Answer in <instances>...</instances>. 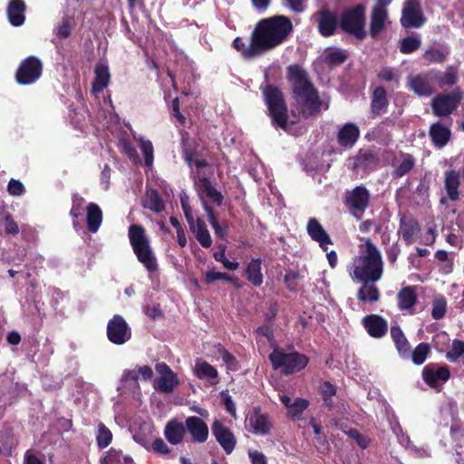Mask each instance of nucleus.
<instances>
[{
	"label": "nucleus",
	"instance_id": "a19ab883",
	"mask_svg": "<svg viewBox=\"0 0 464 464\" xmlns=\"http://www.w3.org/2000/svg\"><path fill=\"white\" fill-rule=\"evenodd\" d=\"M430 77L433 79V82H437L440 86L452 85L456 82V75L452 70L440 73L438 72H430Z\"/></svg>",
	"mask_w": 464,
	"mask_h": 464
},
{
	"label": "nucleus",
	"instance_id": "f704fd0d",
	"mask_svg": "<svg viewBox=\"0 0 464 464\" xmlns=\"http://www.w3.org/2000/svg\"><path fill=\"white\" fill-rule=\"evenodd\" d=\"M246 276L249 282L254 285H260L263 283V275L261 273V261L253 259L246 267Z\"/></svg>",
	"mask_w": 464,
	"mask_h": 464
},
{
	"label": "nucleus",
	"instance_id": "8fccbe9b",
	"mask_svg": "<svg viewBox=\"0 0 464 464\" xmlns=\"http://www.w3.org/2000/svg\"><path fill=\"white\" fill-rule=\"evenodd\" d=\"M218 280H224L226 282L232 283V276L227 273L217 272L215 270H209L205 274L206 284L210 285Z\"/></svg>",
	"mask_w": 464,
	"mask_h": 464
},
{
	"label": "nucleus",
	"instance_id": "603ef678",
	"mask_svg": "<svg viewBox=\"0 0 464 464\" xmlns=\"http://www.w3.org/2000/svg\"><path fill=\"white\" fill-rule=\"evenodd\" d=\"M420 40L417 37H407L401 41V51L404 53L414 52L420 47Z\"/></svg>",
	"mask_w": 464,
	"mask_h": 464
},
{
	"label": "nucleus",
	"instance_id": "bf43d9fd",
	"mask_svg": "<svg viewBox=\"0 0 464 464\" xmlns=\"http://www.w3.org/2000/svg\"><path fill=\"white\" fill-rule=\"evenodd\" d=\"M154 452L160 455H167L170 452L169 448L161 438H157L151 445Z\"/></svg>",
	"mask_w": 464,
	"mask_h": 464
},
{
	"label": "nucleus",
	"instance_id": "6e6552de",
	"mask_svg": "<svg viewBox=\"0 0 464 464\" xmlns=\"http://www.w3.org/2000/svg\"><path fill=\"white\" fill-rule=\"evenodd\" d=\"M108 340L116 345H121L131 338V329L120 314H114L107 324Z\"/></svg>",
	"mask_w": 464,
	"mask_h": 464
},
{
	"label": "nucleus",
	"instance_id": "5701e85b",
	"mask_svg": "<svg viewBox=\"0 0 464 464\" xmlns=\"http://www.w3.org/2000/svg\"><path fill=\"white\" fill-rule=\"evenodd\" d=\"M95 78L92 89L94 92H102L110 83L111 74L109 67L103 63H98L94 69Z\"/></svg>",
	"mask_w": 464,
	"mask_h": 464
},
{
	"label": "nucleus",
	"instance_id": "7c9ffc66",
	"mask_svg": "<svg viewBox=\"0 0 464 464\" xmlns=\"http://www.w3.org/2000/svg\"><path fill=\"white\" fill-rule=\"evenodd\" d=\"M318 23L319 31L324 36L333 34L337 26L335 15L329 12H322Z\"/></svg>",
	"mask_w": 464,
	"mask_h": 464
},
{
	"label": "nucleus",
	"instance_id": "de8ad7c7",
	"mask_svg": "<svg viewBox=\"0 0 464 464\" xmlns=\"http://www.w3.org/2000/svg\"><path fill=\"white\" fill-rule=\"evenodd\" d=\"M140 150L144 157V163L150 167L154 160V149L150 140H141Z\"/></svg>",
	"mask_w": 464,
	"mask_h": 464
},
{
	"label": "nucleus",
	"instance_id": "0e129e2a",
	"mask_svg": "<svg viewBox=\"0 0 464 464\" xmlns=\"http://www.w3.org/2000/svg\"><path fill=\"white\" fill-rule=\"evenodd\" d=\"M6 226L5 232L11 235H17L19 233V227L10 215L5 217Z\"/></svg>",
	"mask_w": 464,
	"mask_h": 464
},
{
	"label": "nucleus",
	"instance_id": "0eeeda50",
	"mask_svg": "<svg viewBox=\"0 0 464 464\" xmlns=\"http://www.w3.org/2000/svg\"><path fill=\"white\" fill-rule=\"evenodd\" d=\"M264 94L274 122L278 127L287 130L286 107L280 91L270 86L265 90Z\"/></svg>",
	"mask_w": 464,
	"mask_h": 464
},
{
	"label": "nucleus",
	"instance_id": "13d9d810",
	"mask_svg": "<svg viewBox=\"0 0 464 464\" xmlns=\"http://www.w3.org/2000/svg\"><path fill=\"white\" fill-rule=\"evenodd\" d=\"M348 436L354 440L362 449H365L369 446L370 440L355 430H349Z\"/></svg>",
	"mask_w": 464,
	"mask_h": 464
},
{
	"label": "nucleus",
	"instance_id": "680f3d73",
	"mask_svg": "<svg viewBox=\"0 0 464 464\" xmlns=\"http://www.w3.org/2000/svg\"><path fill=\"white\" fill-rule=\"evenodd\" d=\"M111 175V169L108 164H105L101 173V184L104 189H109L110 179Z\"/></svg>",
	"mask_w": 464,
	"mask_h": 464
},
{
	"label": "nucleus",
	"instance_id": "4c0bfd02",
	"mask_svg": "<svg viewBox=\"0 0 464 464\" xmlns=\"http://www.w3.org/2000/svg\"><path fill=\"white\" fill-rule=\"evenodd\" d=\"M72 208L70 210V216L73 218L72 224L73 227H76L78 226L77 218L82 217L83 209H84V203L85 199L81 197L78 194H73L72 197Z\"/></svg>",
	"mask_w": 464,
	"mask_h": 464
},
{
	"label": "nucleus",
	"instance_id": "473e14b6",
	"mask_svg": "<svg viewBox=\"0 0 464 464\" xmlns=\"http://www.w3.org/2000/svg\"><path fill=\"white\" fill-rule=\"evenodd\" d=\"M391 335L399 353L403 357L409 356L410 345L401 330L399 327L393 326L391 329Z\"/></svg>",
	"mask_w": 464,
	"mask_h": 464
},
{
	"label": "nucleus",
	"instance_id": "4d7b16f0",
	"mask_svg": "<svg viewBox=\"0 0 464 464\" xmlns=\"http://www.w3.org/2000/svg\"><path fill=\"white\" fill-rule=\"evenodd\" d=\"M180 102L178 97L174 98L171 102L172 116L176 118L179 124L186 123V117L180 112Z\"/></svg>",
	"mask_w": 464,
	"mask_h": 464
},
{
	"label": "nucleus",
	"instance_id": "20e7f679",
	"mask_svg": "<svg viewBox=\"0 0 464 464\" xmlns=\"http://www.w3.org/2000/svg\"><path fill=\"white\" fill-rule=\"evenodd\" d=\"M128 237L138 261L141 263L149 272H156L158 270V263L151 249L150 239L146 235L145 228L141 225H130L128 229Z\"/></svg>",
	"mask_w": 464,
	"mask_h": 464
},
{
	"label": "nucleus",
	"instance_id": "e2e57ef3",
	"mask_svg": "<svg viewBox=\"0 0 464 464\" xmlns=\"http://www.w3.org/2000/svg\"><path fill=\"white\" fill-rule=\"evenodd\" d=\"M251 44H252V40L250 42L249 41L243 42V40L239 37L234 39V48H236L237 50L241 52L245 57H252V56L256 55V54H246L244 53V49H246L248 46L251 45Z\"/></svg>",
	"mask_w": 464,
	"mask_h": 464
},
{
	"label": "nucleus",
	"instance_id": "37998d69",
	"mask_svg": "<svg viewBox=\"0 0 464 464\" xmlns=\"http://www.w3.org/2000/svg\"><path fill=\"white\" fill-rule=\"evenodd\" d=\"M430 351L429 344L424 343H420L411 353L412 362L418 365L422 364L426 361Z\"/></svg>",
	"mask_w": 464,
	"mask_h": 464
},
{
	"label": "nucleus",
	"instance_id": "a18cd8bd",
	"mask_svg": "<svg viewBox=\"0 0 464 464\" xmlns=\"http://www.w3.org/2000/svg\"><path fill=\"white\" fill-rule=\"evenodd\" d=\"M447 308V302L442 295H438L432 302L431 314L434 319H440L444 316Z\"/></svg>",
	"mask_w": 464,
	"mask_h": 464
},
{
	"label": "nucleus",
	"instance_id": "39448f33",
	"mask_svg": "<svg viewBox=\"0 0 464 464\" xmlns=\"http://www.w3.org/2000/svg\"><path fill=\"white\" fill-rule=\"evenodd\" d=\"M270 361L276 369H281L285 374H290L304 369L308 362V359L297 353H283L279 350H274L269 355Z\"/></svg>",
	"mask_w": 464,
	"mask_h": 464
},
{
	"label": "nucleus",
	"instance_id": "338daca9",
	"mask_svg": "<svg viewBox=\"0 0 464 464\" xmlns=\"http://www.w3.org/2000/svg\"><path fill=\"white\" fill-rule=\"evenodd\" d=\"M425 59L430 62L440 63L444 59V54L438 50H430L426 52Z\"/></svg>",
	"mask_w": 464,
	"mask_h": 464
},
{
	"label": "nucleus",
	"instance_id": "f8f14e48",
	"mask_svg": "<svg viewBox=\"0 0 464 464\" xmlns=\"http://www.w3.org/2000/svg\"><path fill=\"white\" fill-rule=\"evenodd\" d=\"M401 23L403 27H420L423 24L424 19L417 0H407L402 9Z\"/></svg>",
	"mask_w": 464,
	"mask_h": 464
},
{
	"label": "nucleus",
	"instance_id": "cd10ccee",
	"mask_svg": "<svg viewBox=\"0 0 464 464\" xmlns=\"http://www.w3.org/2000/svg\"><path fill=\"white\" fill-rule=\"evenodd\" d=\"M387 9L374 7L372 13L371 29L372 36H376L385 26L387 22Z\"/></svg>",
	"mask_w": 464,
	"mask_h": 464
},
{
	"label": "nucleus",
	"instance_id": "69168bd1",
	"mask_svg": "<svg viewBox=\"0 0 464 464\" xmlns=\"http://www.w3.org/2000/svg\"><path fill=\"white\" fill-rule=\"evenodd\" d=\"M196 238L203 247H209L212 244V239L208 229L196 235Z\"/></svg>",
	"mask_w": 464,
	"mask_h": 464
},
{
	"label": "nucleus",
	"instance_id": "c03bdc74",
	"mask_svg": "<svg viewBox=\"0 0 464 464\" xmlns=\"http://www.w3.org/2000/svg\"><path fill=\"white\" fill-rule=\"evenodd\" d=\"M462 355H464V341L454 340L446 353V358L454 362Z\"/></svg>",
	"mask_w": 464,
	"mask_h": 464
},
{
	"label": "nucleus",
	"instance_id": "c85d7f7f",
	"mask_svg": "<svg viewBox=\"0 0 464 464\" xmlns=\"http://www.w3.org/2000/svg\"><path fill=\"white\" fill-rule=\"evenodd\" d=\"M414 166V160L410 154H401L393 163V176L400 178L407 174Z\"/></svg>",
	"mask_w": 464,
	"mask_h": 464
},
{
	"label": "nucleus",
	"instance_id": "9d476101",
	"mask_svg": "<svg viewBox=\"0 0 464 464\" xmlns=\"http://www.w3.org/2000/svg\"><path fill=\"white\" fill-rule=\"evenodd\" d=\"M245 427L254 434L264 436L269 432L272 425L265 413H262L258 408H254L246 414Z\"/></svg>",
	"mask_w": 464,
	"mask_h": 464
},
{
	"label": "nucleus",
	"instance_id": "e433bc0d",
	"mask_svg": "<svg viewBox=\"0 0 464 464\" xmlns=\"http://www.w3.org/2000/svg\"><path fill=\"white\" fill-rule=\"evenodd\" d=\"M387 106L386 92L382 87H377L373 92L372 110L375 114L380 113Z\"/></svg>",
	"mask_w": 464,
	"mask_h": 464
},
{
	"label": "nucleus",
	"instance_id": "4468645a",
	"mask_svg": "<svg viewBox=\"0 0 464 464\" xmlns=\"http://www.w3.org/2000/svg\"><path fill=\"white\" fill-rule=\"evenodd\" d=\"M353 215L359 218L368 206L369 193L365 188L357 187L347 198Z\"/></svg>",
	"mask_w": 464,
	"mask_h": 464
},
{
	"label": "nucleus",
	"instance_id": "2eb2a0df",
	"mask_svg": "<svg viewBox=\"0 0 464 464\" xmlns=\"http://www.w3.org/2000/svg\"><path fill=\"white\" fill-rule=\"evenodd\" d=\"M460 97L456 93L440 95L432 101V109L436 115L445 116L453 111Z\"/></svg>",
	"mask_w": 464,
	"mask_h": 464
},
{
	"label": "nucleus",
	"instance_id": "412c9836",
	"mask_svg": "<svg viewBox=\"0 0 464 464\" xmlns=\"http://www.w3.org/2000/svg\"><path fill=\"white\" fill-rule=\"evenodd\" d=\"M363 323L368 334L375 338L382 336L388 329L387 323L375 314L366 316Z\"/></svg>",
	"mask_w": 464,
	"mask_h": 464
},
{
	"label": "nucleus",
	"instance_id": "4be33fe9",
	"mask_svg": "<svg viewBox=\"0 0 464 464\" xmlns=\"http://www.w3.org/2000/svg\"><path fill=\"white\" fill-rule=\"evenodd\" d=\"M212 432L227 453L232 452V433L219 420H215Z\"/></svg>",
	"mask_w": 464,
	"mask_h": 464
},
{
	"label": "nucleus",
	"instance_id": "864d4df0",
	"mask_svg": "<svg viewBox=\"0 0 464 464\" xmlns=\"http://www.w3.org/2000/svg\"><path fill=\"white\" fill-rule=\"evenodd\" d=\"M346 55L341 50H331L325 54V61L329 64H340L344 62Z\"/></svg>",
	"mask_w": 464,
	"mask_h": 464
},
{
	"label": "nucleus",
	"instance_id": "aec40b11",
	"mask_svg": "<svg viewBox=\"0 0 464 464\" xmlns=\"http://www.w3.org/2000/svg\"><path fill=\"white\" fill-rule=\"evenodd\" d=\"M102 222V211L98 204L91 202L86 207L87 228L91 233H96Z\"/></svg>",
	"mask_w": 464,
	"mask_h": 464
},
{
	"label": "nucleus",
	"instance_id": "1a4fd4ad",
	"mask_svg": "<svg viewBox=\"0 0 464 464\" xmlns=\"http://www.w3.org/2000/svg\"><path fill=\"white\" fill-rule=\"evenodd\" d=\"M342 28L358 38L365 35L364 8L361 5L345 12L341 19Z\"/></svg>",
	"mask_w": 464,
	"mask_h": 464
},
{
	"label": "nucleus",
	"instance_id": "79ce46f5",
	"mask_svg": "<svg viewBox=\"0 0 464 464\" xmlns=\"http://www.w3.org/2000/svg\"><path fill=\"white\" fill-rule=\"evenodd\" d=\"M112 440L111 431L102 423L99 424L98 433L96 436L97 446L100 449L108 447Z\"/></svg>",
	"mask_w": 464,
	"mask_h": 464
},
{
	"label": "nucleus",
	"instance_id": "5fc2aeb1",
	"mask_svg": "<svg viewBox=\"0 0 464 464\" xmlns=\"http://www.w3.org/2000/svg\"><path fill=\"white\" fill-rule=\"evenodd\" d=\"M204 210L206 211V213L208 215V221L211 224L212 227L214 228L216 235L221 236L222 229L219 227V224L215 216L213 208L211 206H209L208 204H207L206 202H204Z\"/></svg>",
	"mask_w": 464,
	"mask_h": 464
},
{
	"label": "nucleus",
	"instance_id": "a878e982",
	"mask_svg": "<svg viewBox=\"0 0 464 464\" xmlns=\"http://www.w3.org/2000/svg\"><path fill=\"white\" fill-rule=\"evenodd\" d=\"M360 131L353 123L345 124L338 133V141L343 147H352L359 137Z\"/></svg>",
	"mask_w": 464,
	"mask_h": 464
},
{
	"label": "nucleus",
	"instance_id": "c756f323",
	"mask_svg": "<svg viewBox=\"0 0 464 464\" xmlns=\"http://www.w3.org/2000/svg\"><path fill=\"white\" fill-rule=\"evenodd\" d=\"M445 188L450 199L457 200L459 198V175L455 170H450L445 173Z\"/></svg>",
	"mask_w": 464,
	"mask_h": 464
},
{
	"label": "nucleus",
	"instance_id": "052dcab7",
	"mask_svg": "<svg viewBox=\"0 0 464 464\" xmlns=\"http://www.w3.org/2000/svg\"><path fill=\"white\" fill-rule=\"evenodd\" d=\"M248 457L251 464H267L266 457L258 450H249Z\"/></svg>",
	"mask_w": 464,
	"mask_h": 464
},
{
	"label": "nucleus",
	"instance_id": "2f4dec72",
	"mask_svg": "<svg viewBox=\"0 0 464 464\" xmlns=\"http://www.w3.org/2000/svg\"><path fill=\"white\" fill-rule=\"evenodd\" d=\"M179 383L176 373L160 376L154 382V388L164 393H171Z\"/></svg>",
	"mask_w": 464,
	"mask_h": 464
},
{
	"label": "nucleus",
	"instance_id": "f257e3e1",
	"mask_svg": "<svg viewBox=\"0 0 464 464\" xmlns=\"http://www.w3.org/2000/svg\"><path fill=\"white\" fill-rule=\"evenodd\" d=\"M293 29L291 21L282 15L262 19L256 24L253 34L252 44L244 53L258 54L271 50L281 44Z\"/></svg>",
	"mask_w": 464,
	"mask_h": 464
},
{
	"label": "nucleus",
	"instance_id": "ea45409f",
	"mask_svg": "<svg viewBox=\"0 0 464 464\" xmlns=\"http://www.w3.org/2000/svg\"><path fill=\"white\" fill-rule=\"evenodd\" d=\"M401 309H410L416 302V295L411 287L403 288L398 295Z\"/></svg>",
	"mask_w": 464,
	"mask_h": 464
},
{
	"label": "nucleus",
	"instance_id": "393cba45",
	"mask_svg": "<svg viewBox=\"0 0 464 464\" xmlns=\"http://www.w3.org/2000/svg\"><path fill=\"white\" fill-rule=\"evenodd\" d=\"M420 227L414 219L409 218H402L401 219L400 233L407 243L414 242L418 237Z\"/></svg>",
	"mask_w": 464,
	"mask_h": 464
},
{
	"label": "nucleus",
	"instance_id": "3c124183",
	"mask_svg": "<svg viewBox=\"0 0 464 464\" xmlns=\"http://www.w3.org/2000/svg\"><path fill=\"white\" fill-rule=\"evenodd\" d=\"M319 389H320L322 396L324 397V403L327 406H331L333 403L332 397L336 392L335 387L329 382H324L321 383Z\"/></svg>",
	"mask_w": 464,
	"mask_h": 464
},
{
	"label": "nucleus",
	"instance_id": "f3484780",
	"mask_svg": "<svg viewBox=\"0 0 464 464\" xmlns=\"http://www.w3.org/2000/svg\"><path fill=\"white\" fill-rule=\"evenodd\" d=\"M26 8L24 0H9L6 14L8 21L13 26L18 27L24 24Z\"/></svg>",
	"mask_w": 464,
	"mask_h": 464
},
{
	"label": "nucleus",
	"instance_id": "774afa93",
	"mask_svg": "<svg viewBox=\"0 0 464 464\" xmlns=\"http://www.w3.org/2000/svg\"><path fill=\"white\" fill-rule=\"evenodd\" d=\"M137 372H139V377L140 376L144 381H149L153 376V371L150 366H137Z\"/></svg>",
	"mask_w": 464,
	"mask_h": 464
},
{
	"label": "nucleus",
	"instance_id": "bb28decb",
	"mask_svg": "<svg viewBox=\"0 0 464 464\" xmlns=\"http://www.w3.org/2000/svg\"><path fill=\"white\" fill-rule=\"evenodd\" d=\"M142 206L154 213H160L165 209V204L155 188L147 189Z\"/></svg>",
	"mask_w": 464,
	"mask_h": 464
},
{
	"label": "nucleus",
	"instance_id": "6ab92c4d",
	"mask_svg": "<svg viewBox=\"0 0 464 464\" xmlns=\"http://www.w3.org/2000/svg\"><path fill=\"white\" fill-rule=\"evenodd\" d=\"M186 431V425L177 420H170L165 426L164 435L170 444L178 445L182 442Z\"/></svg>",
	"mask_w": 464,
	"mask_h": 464
},
{
	"label": "nucleus",
	"instance_id": "72a5a7b5",
	"mask_svg": "<svg viewBox=\"0 0 464 464\" xmlns=\"http://www.w3.org/2000/svg\"><path fill=\"white\" fill-rule=\"evenodd\" d=\"M430 136L435 145L439 147L444 146L450 136V131L448 128L440 123L433 124L430 128Z\"/></svg>",
	"mask_w": 464,
	"mask_h": 464
},
{
	"label": "nucleus",
	"instance_id": "6e6d98bb",
	"mask_svg": "<svg viewBox=\"0 0 464 464\" xmlns=\"http://www.w3.org/2000/svg\"><path fill=\"white\" fill-rule=\"evenodd\" d=\"M7 191L12 196H20L24 193L25 188L21 181L12 179L7 185Z\"/></svg>",
	"mask_w": 464,
	"mask_h": 464
},
{
	"label": "nucleus",
	"instance_id": "58836bf2",
	"mask_svg": "<svg viewBox=\"0 0 464 464\" xmlns=\"http://www.w3.org/2000/svg\"><path fill=\"white\" fill-rule=\"evenodd\" d=\"M195 374L199 379H214L218 377V371L207 362L197 361L195 365Z\"/></svg>",
	"mask_w": 464,
	"mask_h": 464
},
{
	"label": "nucleus",
	"instance_id": "ddd939ff",
	"mask_svg": "<svg viewBox=\"0 0 464 464\" xmlns=\"http://www.w3.org/2000/svg\"><path fill=\"white\" fill-rule=\"evenodd\" d=\"M185 425L186 430L190 434L193 442L204 443L207 441L208 427L201 418L198 416L188 417Z\"/></svg>",
	"mask_w": 464,
	"mask_h": 464
},
{
	"label": "nucleus",
	"instance_id": "b1692460",
	"mask_svg": "<svg viewBox=\"0 0 464 464\" xmlns=\"http://www.w3.org/2000/svg\"><path fill=\"white\" fill-rule=\"evenodd\" d=\"M198 186L200 190L199 197L203 205L204 202L208 204V202L204 199V196L218 205L221 204L223 196L212 186L210 180L208 178L200 179Z\"/></svg>",
	"mask_w": 464,
	"mask_h": 464
},
{
	"label": "nucleus",
	"instance_id": "f03ea898",
	"mask_svg": "<svg viewBox=\"0 0 464 464\" xmlns=\"http://www.w3.org/2000/svg\"><path fill=\"white\" fill-rule=\"evenodd\" d=\"M353 280L362 283H375L383 273V261L381 251L370 238H361L358 254L348 266Z\"/></svg>",
	"mask_w": 464,
	"mask_h": 464
},
{
	"label": "nucleus",
	"instance_id": "c9c22d12",
	"mask_svg": "<svg viewBox=\"0 0 464 464\" xmlns=\"http://www.w3.org/2000/svg\"><path fill=\"white\" fill-rule=\"evenodd\" d=\"M374 283H363L358 292V298L364 302H375L379 298V291Z\"/></svg>",
	"mask_w": 464,
	"mask_h": 464
},
{
	"label": "nucleus",
	"instance_id": "9b49d317",
	"mask_svg": "<svg viewBox=\"0 0 464 464\" xmlns=\"http://www.w3.org/2000/svg\"><path fill=\"white\" fill-rule=\"evenodd\" d=\"M450 372L447 366L429 364L422 371L424 382L433 389H440L450 378Z\"/></svg>",
	"mask_w": 464,
	"mask_h": 464
},
{
	"label": "nucleus",
	"instance_id": "dca6fc26",
	"mask_svg": "<svg viewBox=\"0 0 464 464\" xmlns=\"http://www.w3.org/2000/svg\"><path fill=\"white\" fill-rule=\"evenodd\" d=\"M306 230L310 237L317 242L324 251H328V246L332 244V240L316 218L308 220Z\"/></svg>",
	"mask_w": 464,
	"mask_h": 464
},
{
	"label": "nucleus",
	"instance_id": "7ed1b4c3",
	"mask_svg": "<svg viewBox=\"0 0 464 464\" xmlns=\"http://www.w3.org/2000/svg\"><path fill=\"white\" fill-rule=\"evenodd\" d=\"M288 77L294 85V94L303 113L310 115L320 108V102L314 88L308 82L306 73L300 67L294 65L288 68Z\"/></svg>",
	"mask_w": 464,
	"mask_h": 464
},
{
	"label": "nucleus",
	"instance_id": "49530a36",
	"mask_svg": "<svg viewBox=\"0 0 464 464\" xmlns=\"http://www.w3.org/2000/svg\"><path fill=\"white\" fill-rule=\"evenodd\" d=\"M71 18L68 16H63L62 22L55 28V34L60 39H66L71 35Z\"/></svg>",
	"mask_w": 464,
	"mask_h": 464
},
{
	"label": "nucleus",
	"instance_id": "423d86ee",
	"mask_svg": "<svg viewBox=\"0 0 464 464\" xmlns=\"http://www.w3.org/2000/svg\"><path fill=\"white\" fill-rule=\"evenodd\" d=\"M43 63L34 55L28 56L21 61L14 79L19 85H30L36 82L43 74Z\"/></svg>",
	"mask_w": 464,
	"mask_h": 464
},
{
	"label": "nucleus",
	"instance_id": "09e8293b",
	"mask_svg": "<svg viewBox=\"0 0 464 464\" xmlns=\"http://www.w3.org/2000/svg\"><path fill=\"white\" fill-rule=\"evenodd\" d=\"M309 402L304 399H296L288 408L287 413L292 418H298L308 407Z\"/></svg>",
	"mask_w": 464,
	"mask_h": 464
},
{
	"label": "nucleus",
	"instance_id": "a211bd4d",
	"mask_svg": "<svg viewBox=\"0 0 464 464\" xmlns=\"http://www.w3.org/2000/svg\"><path fill=\"white\" fill-rule=\"evenodd\" d=\"M431 82L433 79L430 77V72L425 75L411 76L408 79L411 90L420 96H430L432 93Z\"/></svg>",
	"mask_w": 464,
	"mask_h": 464
}]
</instances>
